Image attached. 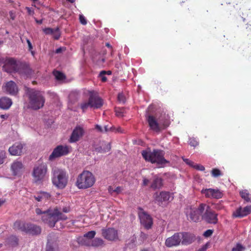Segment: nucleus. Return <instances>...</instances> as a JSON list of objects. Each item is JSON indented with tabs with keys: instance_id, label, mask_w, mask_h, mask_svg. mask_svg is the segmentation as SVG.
<instances>
[{
	"instance_id": "obj_1",
	"label": "nucleus",
	"mask_w": 251,
	"mask_h": 251,
	"mask_svg": "<svg viewBox=\"0 0 251 251\" xmlns=\"http://www.w3.org/2000/svg\"><path fill=\"white\" fill-rule=\"evenodd\" d=\"M35 213L38 215H41L42 221L50 227H54L56 223L59 220H66L67 219V217L56 207L50 208L44 211L37 208Z\"/></svg>"
},
{
	"instance_id": "obj_2",
	"label": "nucleus",
	"mask_w": 251,
	"mask_h": 251,
	"mask_svg": "<svg viewBox=\"0 0 251 251\" xmlns=\"http://www.w3.org/2000/svg\"><path fill=\"white\" fill-rule=\"evenodd\" d=\"M142 155L146 161L156 164L159 167H164L166 164L169 163L164 158V151L161 150L154 149L152 151L144 150L142 152Z\"/></svg>"
},
{
	"instance_id": "obj_3",
	"label": "nucleus",
	"mask_w": 251,
	"mask_h": 251,
	"mask_svg": "<svg viewBox=\"0 0 251 251\" xmlns=\"http://www.w3.org/2000/svg\"><path fill=\"white\" fill-rule=\"evenodd\" d=\"M27 95L29 100V107L30 108L36 110L43 107L45 99L40 91L28 88Z\"/></svg>"
},
{
	"instance_id": "obj_4",
	"label": "nucleus",
	"mask_w": 251,
	"mask_h": 251,
	"mask_svg": "<svg viewBox=\"0 0 251 251\" xmlns=\"http://www.w3.org/2000/svg\"><path fill=\"white\" fill-rule=\"evenodd\" d=\"M51 181L54 186L58 189H63L68 182L69 176L63 169L55 168L52 170Z\"/></svg>"
},
{
	"instance_id": "obj_5",
	"label": "nucleus",
	"mask_w": 251,
	"mask_h": 251,
	"mask_svg": "<svg viewBox=\"0 0 251 251\" xmlns=\"http://www.w3.org/2000/svg\"><path fill=\"white\" fill-rule=\"evenodd\" d=\"M95 181V177L91 172L84 171L78 175L75 185L79 189H87L92 187Z\"/></svg>"
},
{
	"instance_id": "obj_6",
	"label": "nucleus",
	"mask_w": 251,
	"mask_h": 251,
	"mask_svg": "<svg viewBox=\"0 0 251 251\" xmlns=\"http://www.w3.org/2000/svg\"><path fill=\"white\" fill-rule=\"evenodd\" d=\"M13 227L15 230H20L33 235H39L41 232V228L39 226L20 221H16L14 223Z\"/></svg>"
},
{
	"instance_id": "obj_7",
	"label": "nucleus",
	"mask_w": 251,
	"mask_h": 251,
	"mask_svg": "<svg viewBox=\"0 0 251 251\" xmlns=\"http://www.w3.org/2000/svg\"><path fill=\"white\" fill-rule=\"evenodd\" d=\"M47 172L48 167L46 164L41 163L35 165L32 173L33 182L37 184H42L46 179Z\"/></svg>"
},
{
	"instance_id": "obj_8",
	"label": "nucleus",
	"mask_w": 251,
	"mask_h": 251,
	"mask_svg": "<svg viewBox=\"0 0 251 251\" xmlns=\"http://www.w3.org/2000/svg\"><path fill=\"white\" fill-rule=\"evenodd\" d=\"M146 118L150 129L156 133H160L170 125V122L168 120H165L163 122L158 123L155 117L152 115H148Z\"/></svg>"
},
{
	"instance_id": "obj_9",
	"label": "nucleus",
	"mask_w": 251,
	"mask_h": 251,
	"mask_svg": "<svg viewBox=\"0 0 251 251\" xmlns=\"http://www.w3.org/2000/svg\"><path fill=\"white\" fill-rule=\"evenodd\" d=\"M153 198L154 203L161 206L164 204L168 203L173 199L171 194L167 191L156 192L153 194Z\"/></svg>"
},
{
	"instance_id": "obj_10",
	"label": "nucleus",
	"mask_w": 251,
	"mask_h": 251,
	"mask_svg": "<svg viewBox=\"0 0 251 251\" xmlns=\"http://www.w3.org/2000/svg\"><path fill=\"white\" fill-rule=\"evenodd\" d=\"M205 203H201L198 208H191L189 214H187L188 219L195 222H199L201 219H202V215L204 213Z\"/></svg>"
},
{
	"instance_id": "obj_11",
	"label": "nucleus",
	"mask_w": 251,
	"mask_h": 251,
	"mask_svg": "<svg viewBox=\"0 0 251 251\" xmlns=\"http://www.w3.org/2000/svg\"><path fill=\"white\" fill-rule=\"evenodd\" d=\"M218 214L212 211L210 207L206 204L202 219L209 224H216L218 222Z\"/></svg>"
},
{
	"instance_id": "obj_12",
	"label": "nucleus",
	"mask_w": 251,
	"mask_h": 251,
	"mask_svg": "<svg viewBox=\"0 0 251 251\" xmlns=\"http://www.w3.org/2000/svg\"><path fill=\"white\" fill-rule=\"evenodd\" d=\"M70 152V149L67 146L58 145L53 151L49 156L50 160H53L62 156L67 155Z\"/></svg>"
},
{
	"instance_id": "obj_13",
	"label": "nucleus",
	"mask_w": 251,
	"mask_h": 251,
	"mask_svg": "<svg viewBox=\"0 0 251 251\" xmlns=\"http://www.w3.org/2000/svg\"><path fill=\"white\" fill-rule=\"evenodd\" d=\"M102 235L105 239L110 241H115L119 239L118 231L114 228L102 229Z\"/></svg>"
},
{
	"instance_id": "obj_14",
	"label": "nucleus",
	"mask_w": 251,
	"mask_h": 251,
	"mask_svg": "<svg viewBox=\"0 0 251 251\" xmlns=\"http://www.w3.org/2000/svg\"><path fill=\"white\" fill-rule=\"evenodd\" d=\"M138 215L141 224L145 228H151L152 225V219L151 216L144 211L139 212Z\"/></svg>"
},
{
	"instance_id": "obj_15",
	"label": "nucleus",
	"mask_w": 251,
	"mask_h": 251,
	"mask_svg": "<svg viewBox=\"0 0 251 251\" xmlns=\"http://www.w3.org/2000/svg\"><path fill=\"white\" fill-rule=\"evenodd\" d=\"M181 232L175 233L171 237L168 238L165 241V245L169 248L177 246L180 245L181 241Z\"/></svg>"
},
{
	"instance_id": "obj_16",
	"label": "nucleus",
	"mask_w": 251,
	"mask_h": 251,
	"mask_svg": "<svg viewBox=\"0 0 251 251\" xmlns=\"http://www.w3.org/2000/svg\"><path fill=\"white\" fill-rule=\"evenodd\" d=\"M4 69L9 73L17 72L19 70V66L17 61L13 58H9L6 60Z\"/></svg>"
},
{
	"instance_id": "obj_17",
	"label": "nucleus",
	"mask_w": 251,
	"mask_h": 251,
	"mask_svg": "<svg viewBox=\"0 0 251 251\" xmlns=\"http://www.w3.org/2000/svg\"><path fill=\"white\" fill-rule=\"evenodd\" d=\"M88 100L92 109L100 108L103 104L102 99L96 94L91 93Z\"/></svg>"
},
{
	"instance_id": "obj_18",
	"label": "nucleus",
	"mask_w": 251,
	"mask_h": 251,
	"mask_svg": "<svg viewBox=\"0 0 251 251\" xmlns=\"http://www.w3.org/2000/svg\"><path fill=\"white\" fill-rule=\"evenodd\" d=\"M201 193L204 195L206 198L219 199L222 197V193L218 189L212 188L202 189Z\"/></svg>"
},
{
	"instance_id": "obj_19",
	"label": "nucleus",
	"mask_w": 251,
	"mask_h": 251,
	"mask_svg": "<svg viewBox=\"0 0 251 251\" xmlns=\"http://www.w3.org/2000/svg\"><path fill=\"white\" fill-rule=\"evenodd\" d=\"M2 89L6 93L10 95L16 96L18 93V88L13 81L6 82L2 87Z\"/></svg>"
},
{
	"instance_id": "obj_20",
	"label": "nucleus",
	"mask_w": 251,
	"mask_h": 251,
	"mask_svg": "<svg viewBox=\"0 0 251 251\" xmlns=\"http://www.w3.org/2000/svg\"><path fill=\"white\" fill-rule=\"evenodd\" d=\"M251 213V205H248L244 207L241 206L238 208L233 213L232 216L235 218H243Z\"/></svg>"
},
{
	"instance_id": "obj_21",
	"label": "nucleus",
	"mask_w": 251,
	"mask_h": 251,
	"mask_svg": "<svg viewBox=\"0 0 251 251\" xmlns=\"http://www.w3.org/2000/svg\"><path fill=\"white\" fill-rule=\"evenodd\" d=\"M83 133L84 130L82 127L76 126L71 135L69 142L71 143L76 142L83 136Z\"/></svg>"
},
{
	"instance_id": "obj_22",
	"label": "nucleus",
	"mask_w": 251,
	"mask_h": 251,
	"mask_svg": "<svg viewBox=\"0 0 251 251\" xmlns=\"http://www.w3.org/2000/svg\"><path fill=\"white\" fill-rule=\"evenodd\" d=\"M181 243L183 245H188L194 242L196 238L194 234L188 232H181Z\"/></svg>"
},
{
	"instance_id": "obj_23",
	"label": "nucleus",
	"mask_w": 251,
	"mask_h": 251,
	"mask_svg": "<svg viewBox=\"0 0 251 251\" xmlns=\"http://www.w3.org/2000/svg\"><path fill=\"white\" fill-rule=\"evenodd\" d=\"M11 169L14 176L18 175L24 171V165L21 162L15 161L11 164Z\"/></svg>"
},
{
	"instance_id": "obj_24",
	"label": "nucleus",
	"mask_w": 251,
	"mask_h": 251,
	"mask_svg": "<svg viewBox=\"0 0 251 251\" xmlns=\"http://www.w3.org/2000/svg\"><path fill=\"white\" fill-rule=\"evenodd\" d=\"M23 146L21 143H15L9 148V152L12 155H20L23 151Z\"/></svg>"
},
{
	"instance_id": "obj_25",
	"label": "nucleus",
	"mask_w": 251,
	"mask_h": 251,
	"mask_svg": "<svg viewBox=\"0 0 251 251\" xmlns=\"http://www.w3.org/2000/svg\"><path fill=\"white\" fill-rule=\"evenodd\" d=\"M12 104V101L11 99L3 97L0 98V108L6 110L9 109Z\"/></svg>"
},
{
	"instance_id": "obj_26",
	"label": "nucleus",
	"mask_w": 251,
	"mask_h": 251,
	"mask_svg": "<svg viewBox=\"0 0 251 251\" xmlns=\"http://www.w3.org/2000/svg\"><path fill=\"white\" fill-rule=\"evenodd\" d=\"M163 185V180L161 177L156 176L153 177V179L151 185V188L153 190L160 189Z\"/></svg>"
},
{
	"instance_id": "obj_27",
	"label": "nucleus",
	"mask_w": 251,
	"mask_h": 251,
	"mask_svg": "<svg viewBox=\"0 0 251 251\" xmlns=\"http://www.w3.org/2000/svg\"><path fill=\"white\" fill-rule=\"evenodd\" d=\"M240 195L246 202H251V194L248 190H243L240 191Z\"/></svg>"
},
{
	"instance_id": "obj_28",
	"label": "nucleus",
	"mask_w": 251,
	"mask_h": 251,
	"mask_svg": "<svg viewBox=\"0 0 251 251\" xmlns=\"http://www.w3.org/2000/svg\"><path fill=\"white\" fill-rule=\"evenodd\" d=\"M58 249L57 245L56 243L51 242L50 239H48L46 251H56Z\"/></svg>"
},
{
	"instance_id": "obj_29",
	"label": "nucleus",
	"mask_w": 251,
	"mask_h": 251,
	"mask_svg": "<svg viewBox=\"0 0 251 251\" xmlns=\"http://www.w3.org/2000/svg\"><path fill=\"white\" fill-rule=\"evenodd\" d=\"M104 244V241L100 238H96L91 240V246L94 247H99L102 246Z\"/></svg>"
},
{
	"instance_id": "obj_30",
	"label": "nucleus",
	"mask_w": 251,
	"mask_h": 251,
	"mask_svg": "<svg viewBox=\"0 0 251 251\" xmlns=\"http://www.w3.org/2000/svg\"><path fill=\"white\" fill-rule=\"evenodd\" d=\"M78 243H79V244L81 245L86 246H91V240L88 239L86 237L82 236L79 237L78 238Z\"/></svg>"
},
{
	"instance_id": "obj_31",
	"label": "nucleus",
	"mask_w": 251,
	"mask_h": 251,
	"mask_svg": "<svg viewBox=\"0 0 251 251\" xmlns=\"http://www.w3.org/2000/svg\"><path fill=\"white\" fill-rule=\"evenodd\" d=\"M80 107L82 110L83 112H85L88 108H91V104L89 100L85 101L81 103Z\"/></svg>"
},
{
	"instance_id": "obj_32",
	"label": "nucleus",
	"mask_w": 251,
	"mask_h": 251,
	"mask_svg": "<svg viewBox=\"0 0 251 251\" xmlns=\"http://www.w3.org/2000/svg\"><path fill=\"white\" fill-rule=\"evenodd\" d=\"M53 75L55 77V78L58 80H62L65 78V76L64 75L59 71H54Z\"/></svg>"
},
{
	"instance_id": "obj_33",
	"label": "nucleus",
	"mask_w": 251,
	"mask_h": 251,
	"mask_svg": "<svg viewBox=\"0 0 251 251\" xmlns=\"http://www.w3.org/2000/svg\"><path fill=\"white\" fill-rule=\"evenodd\" d=\"M96 235V232L95 231L92 230L90 231L85 234H84L83 237L87 238L88 239L91 240L92 238L94 237Z\"/></svg>"
},
{
	"instance_id": "obj_34",
	"label": "nucleus",
	"mask_w": 251,
	"mask_h": 251,
	"mask_svg": "<svg viewBox=\"0 0 251 251\" xmlns=\"http://www.w3.org/2000/svg\"><path fill=\"white\" fill-rule=\"evenodd\" d=\"M106 149H102L101 147L97 148H96V150L100 152H105L106 151H108L111 149L110 143L107 144V145H106Z\"/></svg>"
},
{
	"instance_id": "obj_35",
	"label": "nucleus",
	"mask_w": 251,
	"mask_h": 251,
	"mask_svg": "<svg viewBox=\"0 0 251 251\" xmlns=\"http://www.w3.org/2000/svg\"><path fill=\"white\" fill-rule=\"evenodd\" d=\"M212 176L214 177H217L221 175V173L220 170L215 168L213 169L211 171Z\"/></svg>"
},
{
	"instance_id": "obj_36",
	"label": "nucleus",
	"mask_w": 251,
	"mask_h": 251,
	"mask_svg": "<svg viewBox=\"0 0 251 251\" xmlns=\"http://www.w3.org/2000/svg\"><path fill=\"white\" fill-rule=\"evenodd\" d=\"M189 145L194 147H196L199 145V142L195 138H191L189 139Z\"/></svg>"
},
{
	"instance_id": "obj_37",
	"label": "nucleus",
	"mask_w": 251,
	"mask_h": 251,
	"mask_svg": "<svg viewBox=\"0 0 251 251\" xmlns=\"http://www.w3.org/2000/svg\"><path fill=\"white\" fill-rule=\"evenodd\" d=\"M118 100L119 102L125 103L126 101V98L123 93L119 94L118 96Z\"/></svg>"
},
{
	"instance_id": "obj_38",
	"label": "nucleus",
	"mask_w": 251,
	"mask_h": 251,
	"mask_svg": "<svg viewBox=\"0 0 251 251\" xmlns=\"http://www.w3.org/2000/svg\"><path fill=\"white\" fill-rule=\"evenodd\" d=\"M115 112L117 116L118 117H123L124 109H121L120 108H116L115 109Z\"/></svg>"
},
{
	"instance_id": "obj_39",
	"label": "nucleus",
	"mask_w": 251,
	"mask_h": 251,
	"mask_svg": "<svg viewBox=\"0 0 251 251\" xmlns=\"http://www.w3.org/2000/svg\"><path fill=\"white\" fill-rule=\"evenodd\" d=\"M41 194L43 201L48 200L50 197V195L48 193L45 192H41Z\"/></svg>"
},
{
	"instance_id": "obj_40",
	"label": "nucleus",
	"mask_w": 251,
	"mask_h": 251,
	"mask_svg": "<svg viewBox=\"0 0 251 251\" xmlns=\"http://www.w3.org/2000/svg\"><path fill=\"white\" fill-rule=\"evenodd\" d=\"M106 74V72L105 71H102L100 73L99 76L100 77L101 80L102 82H105L107 80V78L105 76V75Z\"/></svg>"
},
{
	"instance_id": "obj_41",
	"label": "nucleus",
	"mask_w": 251,
	"mask_h": 251,
	"mask_svg": "<svg viewBox=\"0 0 251 251\" xmlns=\"http://www.w3.org/2000/svg\"><path fill=\"white\" fill-rule=\"evenodd\" d=\"M5 158V153L4 151H0V165L4 162Z\"/></svg>"
},
{
	"instance_id": "obj_42",
	"label": "nucleus",
	"mask_w": 251,
	"mask_h": 251,
	"mask_svg": "<svg viewBox=\"0 0 251 251\" xmlns=\"http://www.w3.org/2000/svg\"><path fill=\"white\" fill-rule=\"evenodd\" d=\"M79 19L80 23L83 25H86L87 23V20L83 15H79Z\"/></svg>"
},
{
	"instance_id": "obj_43",
	"label": "nucleus",
	"mask_w": 251,
	"mask_h": 251,
	"mask_svg": "<svg viewBox=\"0 0 251 251\" xmlns=\"http://www.w3.org/2000/svg\"><path fill=\"white\" fill-rule=\"evenodd\" d=\"M192 167L197 170L201 171H204L205 170L204 167L200 164H194V165L192 166Z\"/></svg>"
},
{
	"instance_id": "obj_44",
	"label": "nucleus",
	"mask_w": 251,
	"mask_h": 251,
	"mask_svg": "<svg viewBox=\"0 0 251 251\" xmlns=\"http://www.w3.org/2000/svg\"><path fill=\"white\" fill-rule=\"evenodd\" d=\"M245 248L240 244H237L236 245V248H233L232 249L233 251H242V250H244Z\"/></svg>"
},
{
	"instance_id": "obj_45",
	"label": "nucleus",
	"mask_w": 251,
	"mask_h": 251,
	"mask_svg": "<svg viewBox=\"0 0 251 251\" xmlns=\"http://www.w3.org/2000/svg\"><path fill=\"white\" fill-rule=\"evenodd\" d=\"M10 239L11 243L13 242L12 243L13 245H17L18 244V239L16 236H12L10 237Z\"/></svg>"
},
{
	"instance_id": "obj_46",
	"label": "nucleus",
	"mask_w": 251,
	"mask_h": 251,
	"mask_svg": "<svg viewBox=\"0 0 251 251\" xmlns=\"http://www.w3.org/2000/svg\"><path fill=\"white\" fill-rule=\"evenodd\" d=\"M213 232V231L212 230L208 229L204 232L203 235L206 237H209L212 234Z\"/></svg>"
},
{
	"instance_id": "obj_47",
	"label": "nucleus",
	"mask_w": 251,
	"mask_h": 251,
	"mask_svg": "<svg viewBox=\"0 0 251 251\" xmlns=\"http://www.w3.org/2000/svg\"><path fill=\"white\" fill-rule=\"evenodd\" d=\"M114 129H115V127L114 126H112L110 127H109L108 126H104V131L105 132H107L109 131H114Z\"/></svg>"
},
{
	"instance_id": "obj_48",
	"label": "nucleus",
	"mask_w": 251,
	"mask_h": 251,
	"mask_svg": "<svg viewBox=\"0 0 251 251\" xmlns=\"http://www.w3.org/2000/svg\"><path fill=\"white\" fill-rule=\"evenodd\" d=\"M44 32L47 34H52L53 33V29L51 28H46L44 29Z\"/></svg>"
},
{
	"instance_id": "obj_49",
	"label": "nucleus",
	"mask_w": 251,
	"mask_h": 251,
	"mask_svg": "<svg viewBox=\"0 0 251 251\" xmlns=\"http://www.w3.org/2000/svg\"><path fill=\"white\" fill-rule=\"evenodd\" d=\"M34 198L38 201H43L41 192L39 194H37V195L34 196Z\"/></svg>"
},
{
	"instance_id": "obj_50",
	"label": "nucleus",
	"mask_w": 251,
	"mask_h": 251,
	"mask_svg": "<svg viewBox=\"0 0 251 251\" xmlns=\"http://www.w3.org/2000/svg\"><path fill=\"white\" fill-rule=\"evenodd\" d=\"M183 160L186 164L191 166L192 167L194 165V163L193 161L189 160L188 159H185L183 158Z\"/></svg>"
},
{
	"instance_id": "obj_51",
	"label": "nucleus",
	"mask_w": 251,
	"mask_h": 251,
	"mask_svg": "<svg viewBox=\"0 0 251 251\" xmlns=\"http://www.w3.org/2000/svg\"><path fill=\"white\" fill-rule=\"evenodd\" d=\"M26 42H27V45H28V50H32V49H33V47H32V44H31V42L27 38L26 39Z\"/></svg>"
},
{
	"instance_id": "obj_52",
	"label": "nucleus",
	"mask_w": 251,
	"mask_h": 251,
	"mask_svg": "<svg viewBox=\"0 0 251 251\" xmlns=\"http://www.w3.org/2000/svg\"><path fill=\"white\" fill-rule=\"evenodd\" d=\"M122 190V188L121 187L118 186L116 188H115L114 190H113V191H114V192H116L117 194H119L121 192Z\"/></svg>"
},
{
	"instance_id": "obj_53",
	"label": "nucleus",
	"mask_w": 251,
	"mask_h": 251,
	"mask_svg": "<svg viewBox=\"0 0 251 251\" xmlns=\"http://www.w3.org/2000/svg\"><path fill=\"white\" fill-rule=\"evenodd\" d=\"M149 183V180L146 178H144L143 180V185L147 186Z\"/></svg>"
},
{
	"instance_id": "obj_54",
	"label": "nucleus",
	"mask_w": 251,
	"mask_h": 251,
	"mask_svg": "<svg viewBox=\"0 0 251 251\" xmlns=\"http://www.w3.org/2000/svg\"><path fill=\"white\" fill-rule=\"evenodd\" d=\"M95 128L100 132H102L103 131L102 128L98 125H96Z\"/></svg>"
},
{
	"instance_id": "obj_55",
	"label": "nucleus",
	"mask_w": 251,
	"mask_h": 251,
	"mask_svg": "<svg viewBox=\"0 0 251 251\" xmlns=\"http://www.w3.org/2000/svg\"><path fill=\"white\" fill-rule=\"evenodd\" d=\"M115 132H119V133H122L123 130L122 128L120 127H118L117 128L115 127V129H114V131Z\"/></svg>"
},
{
	"instance_id": "obj_56",
	"label": "nucleus",
	"mask_w": 251,
	"mask_h": 251,
	"mask_svg": "<svg viewBox=\"0 0 251 251\" xmlns=\"http://www.w3.org/2000/svg\"><path fill=\"white\" fill-rule=\"evenodd\" d=\"M207 248V245H205L200 249L198 251H206Z\"/></svg>"
},
{
	"instance_id": "obj_57",
	"label": "nucleus",
	"mask_w": 251,
	"mask_h": 251,
	"mask_svg": "<svg viewBox=\"0 0 251 251\" xmlns=\"http://www.w3.org/2000/svg\"><path fill=\"white\" fill-rule=\"evenodd\" d=\"M5 202V199H0V207Z\"/></svg>"
},
{
	"instance_id": "obj_58",
	"label": "nucleus",
	"mask_w": 251,
	"mask_h": 251,
	"mask_svg": "<svg viewBox=\"0 0 251 251\" xmlns=\"http://www.w3.org/2000/svg\"><path fill=\"white\" fill-rule=\"evenodd\" d=\"M62 49L61 48H59L56 49L55 52L57 53H60L62 51Z\"/></svg>"
},
{
	"instance_id": "obj_59",
	"label": "nucleus",
	"mask_w": 251,
	"mask_h": 251,
	"mask_svg": "<svg viewBox=\"0 0 251 251\" xmlns=\"http://www.w3.org/2000/svg\"><path fill=\"white\" fill-rule=\"evenodd\" d=\"M114 189H113V188L111 186H110L108 188V191L110 193H112L113 192H114V191H113Z\"/></svg>"
},
{
	"instance_id": "obj_60",
	"label": "nucleus",
	"mask_w": 251,
	"mask_h": 251,
	"mask_svg": "<svg viewBox=\"0 0 251 251\" xmlns=\"http://www.w3.org/2000/svg\"><path fill=\"white\" fill-rule=\"evenodd\" d=\"M215 208H216V209H218V210H220V209H222V206H220V205H219V204H217V205H216V206H215Z\"/></svg>"
},
{
	"instance_id": "obj_61",
	"label": "nucleus",
	"mask_w": 251,
	"mask_h": 251,
	"mask_svg": "<svg viewBox=\"0 0 251 251\" xmlns=\"http://www.w3.org/2000/svg\"><path fill=\"white\" fill-rule=\"evenodd\" d=\"M69 211V209L67 207L63 208V211L65 213H67Z\"/></svg>"
},
{
	"instance_id": "obj_62",
	"label": "nucleus",
	"mask_w": 251,
	"mask_h": 251,
	"mask_svg": "<svg viewBox=\"0 0 251 251\" xmlns=\"http://www.w3.org/2000/svg\"><path fill=\"white\" fill-rule=\"evenodd\" d=\"M59 37H60V35H55V36H54V38L55 39H56V40H57V39H59Z\"/></svg>"
},
{
	"instance_id": "obj_63",
	"label": "nucleus",
	"mask_w": 251,
	"mask_h": 251,
	"mask_svg": "<svg viewBox=\"0 0 251 251\" xmlns=\"http://www.w3.org/2000/svg\"><path fill=\"white\" fill-rule=\"evenodd\" d=\"M26 8L27 10L28 13L30 14V12H31V10H30V8L27 7H26Z\"/></svg>"
},
{
	"instance_id": "obj_64",
	"label": "nucleus",
	"mask_w": 251,
	"mask_h": 251,
	"mask_svg": "<svg viewBox=\"0 0 251 251\" xmlns=\"http://www.w3.org/2000/svg\"><path fill=\"white\" fill-rule=\"evenodd\" d=\"M67 0L72 3L75 2V0Z\"/></svg>"
}]
</instances>
